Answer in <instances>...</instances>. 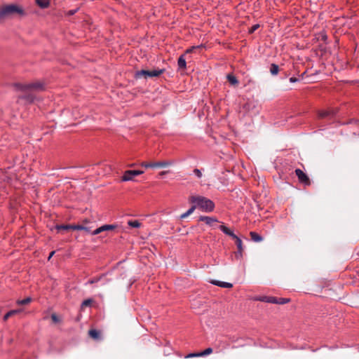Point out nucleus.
<instances>
[{
    "label": "nucleus",
    "instance_id": "obj_19",
    "mask_svg": "<svg viewBox=\"0 0 359 359\" xmlns=\"http://www.w3.org/2000/svg\"><path fill=\"white\" fill-rule=\"evenodd\" d=\"M195 209H196V205H193L186 212L181 215L180 218L184 219V218L187 217L189 215H190L191 214L193 213V212L194 211Z\"/></svg>",
    "mask_w": 359,
    "mask_h": 359
},
{
    "label": "nucleus",
    "instance_id": "obj_35",
    "mask_svg": "<svg viewBox=\"0 0 359 359\" xmlns=\"http://www.w3.org/2000/svg\"><path fill=\"white\" fill-rule=\"evenodd\" d=\"M259 27V25H257H257H253V26L251 27V29H250V33L254 32H255V30H256Z\"/></svg>",
    "mask_w": 359,
    "mask_h": 359
},
{
    "label": "nucleus",
    "instance_id": "obj_15",
    "mask_svg": "<svg viewBox=\"0 0 359 359\" xmlns=\"http://www.w3.org/2000/svg\"><path fill=\"white\" fill-rule=\"evenodd\" d=\"M235 241H236V246H237V248H238V252H237L236 256H238V255L241 256L242 255V252H243V250L242 241H241V239L239 237H238L236 239H235Z\"/></svg>",
    "mask_w": 359,
    "mask_h": 359
},
{
    "label": "nucleus",
    "instance_id": "obj_29",
    "mask_svg": "<svg viewBox=\"0 0 359 359\" xmlns=\"http://www.w3.org/2000/svg\"><path fill=\"white\" fill-rule=\"evenodd\" d=\"M92 303V300L88 299H86L84 300L83 302H82V304L81 306L83 307V306H88L91 304Z\"/></svg>",
    "mask_w": 359,
    "mask_h": 359
},
{
    "label": "nucleus",
    "instance_id": "obj_30",
    "mask_svg": "<svg viewBox=\"0 0 359 359\" xmlns=\"http://www.w3.org/2000/svg\"><path fill=\"white\" fill-rule=\"evenodd\" d=\"M201 357V352L189 353L186 358Z\"/></svg>",
    "mask_w": 359,
    "mask_h": 359
},
{
    "label": "nucleus",
    "instance_id": "obj_24",
    "mask_svg": "<svg viewBox=\"0 0 359 359\" xmlns=\"http://www.w3.org/2000/svg\"><path fill=\"white\" fill-rule=\"evenodd\" d=\"M81 229V230H84L87 232H90V229L87 227H84V226H70L69 225V229Z\"/></svg>",
    "mask_w": 359,
    "mask_h": 359
},
{
    "label": "nucleus",
    "instance_id": "obj_10",
    "mask_svg": "<svg viewBox=\"0 0 359 359\" xmlns=\"http://www.w3.org/2000/svg\"><path fill=\"white\" fill-rule=\"evenodd\" d=\"M210 283L215 285L224 288H231L233 287V285L231 283L227 282L212 280L210 281Z\"/></svg>",
    "mask_w": 359,
    "mask_h": 359
},
{
    "label": "nucleus",
    "instance_id": "obj_3",
    "mask_svg": "<svg viewBox=\"0 0 359 359\" xmlns=\"http://www.w3.org/2000/svg\"><path fill=\"white\" fill-rule=\"evenodd\" d=\"M15 14L23 16L25 15V12L21 6L16 4L6 5L0 9V19L11 17Z\"/></svg>",
    "mask_w": 359,
    "mask_h": 359
},
{
    "label": "nucleus",
    "instance_id": "obj_43",
    "mask_svg": "<svg viewBox=\"0 0 359 359\" xmlns=\"http://www.w3.org/2000/svg\"><path fill=\"white\" fill-rule=\"evenodd\" d=\"M326 38H327V36H326L325 35V36H323V39H326Z\"/></svg>",
    "mask_w": 359,
    "mask_h": 359
},
{
    "label": "nucleus",
    "instance_id": "obj_34",
    "mask_svg": "<svg viewBox=\"0 0 359 359\" xmlns=\"http://www.w3.org/2000/svg\"><path fill=\"white\" fill-rule=\"evenodd\" d=\"M79 7L77 6L75 9L69 10V11H68L69 16L74 15L79 10Z\"/></svg>",
    "mask_w": 359,
    "mask_h": 359
},
{
    "label": "nucleus",
    "instance_id": "obj_37",
    "mask_svg": "<svg viewBox=\"0 0 359 359\" xmlns=\"http://www.w3.org/2000/svg\"><path fill=\"white\" fill-rule=\"evenodd\" d=\"M12 315H11V313H10V311H8L4 317V320H6L9 317H11Z\"/></svg>",
    "mask_w": 359,
    "mask_h": 359
},
{
    "label": "nucleus",
    "instance_id": "obj_22",
    "mask_svg": "<svg viewBox=\"0 0 359 359\" xmlns=\"http://www.w3.org/2000/svg\"><path fill=\"white\" fill-rule=\"evenodd\" d=\"M128 224L133 228H139L141 226V224L137 220H130L128 221Z\"/></svg>",
    "mask_w": 359,
    "mask_h": 359
},
{
    "label": "nucleus",
    "instance_id": "obj_21",
    "mask_svg": "<svg viewBox=\"0 0 359 359\" xmlns=\"http://www.w3.org/2000/svg\"><path fill=\"white\" fill-rule=\"evenodd\" d=\"M31 302H32V298L31 297H27V298H25L24 299H22V300H18L16 302V304L18 305H25V304H29Z\"/></svg>",
    "mask_w": 359,
    "mask_h": 359
},
{
    "label": "nucleus",
    "instance_id": "obj_33",
    "mask_svg": "<svg viewBox=\"0 0 359 359\" xmlns=\"http://www.w3.org/2000/svg\"><path fill=\"white\" fill-rule=\"evenodd\" d=\"M22 311V309H14V310H11L10 311V313H11V315H15V314H17V313H20Z\"/></svg>",
    "mask_w": 359,
    "mask_h": 359
},
{
    "label": "nucleus",
    "instance_id": "obj_32",
    "mask_svg": "<svg viewBox=\"0 0 359 359\" xmlns=\"http://www.w3.org/2000/svg\"><path fill=\"white\" fill-rule=\"evenodd\" d=\"M141 165L144 167V168H153L152 163H142Z\"/></svg>",
    "mask_w": 359,
    "mask_h": 359
},
{
    "label": "nucleus",
    "instance_id": "obj_4",
    "mask_svg": "<svg viewBox=\"0 0 359 359\" xmlns=\"http://www.w3.org/2000/svg\"><path fill=\"white\" fill-rule=\"evenodd\" d=\"M164 72L163 69H154V70H140L137 71L135 74L136 79L144 78L147 79L149 77H156L161 75Z\"/></svg>",
    "mask_w": 359,
    "mask_h": 359
},
{
    "label": "nucleus",
    "instance_id": "obj_12",
    "mask_svg": "<svg viewBox=\"0 0 359 359\" xmlns=\"http://www.w3.org/2000/svg\"><path fill=\"white\" fill-rule=\"evenodd\" d=\"M336 114L335 110H326V111H322L318 113V116L320 118H325L328 116H333Z\"/></svg>",
    "mask_w": 359,
    "mask_h": 359
},
{
    "label": "nucleus",
    "instance_id": "obj_16",
    "mask_svg": "<svg viewBox=\"0 0 359 359\" xmlns=\"http://www.w3.org/2000/svg\"><path fill=\"white\" fill-rule=\"evenodd\" d=\"M250 235L252 240L255 242H260L263 240V238L256 232L251 231L250 233Z\"/></svg>",
    "mask_w": 359,
    "mask_h": 359
},
{
    "label": "nucleus",
    "instance_id": "obj_39",
    "mask_svg": "<svg viewBox=\"0 0 359 359\" xmlns=\"http://www.w3.org/2000/svg\"><path fill=\"white\" fill-rule=\"evenodd\" d=\"M196 48H197V47H194V46H193V47H191V48H190L187 49V51H186V53H189L192 52V51H193L194 49H196Z\"/></svg>",
    "mask_w": 359,
    "mask_h": 359
},
{
    "label": "nucleus",
    "instance_id": "obj_31",
    "mask_svg": "<svg viewBox=\"0 0 359 359\" xmlns=\"http://www.w3.org/2000/svg\"><path fill=\"white\" fill-rule=\"evenodd\" d=\"M194 173L198 177V178H201L202 177V172L201 171L198 169V168H195L194 170Z\"/></svg>",
    "mask_w": 359,
    "mask_h": 359
},
{
    "label": "nucleus",
    "instance_id": "obj_27",
    "mask_svg": "<svg viewBox=\"0 0 359 359\" xmlns=\"http://www.w3.org/2000/svg\"><path fill=\"white\" fill-rule=\"evenodd\" d=\"M51 319L54 323H58L61 321L60 318L55 313L51 315Z\"/></svg>",
    "mask_w": 359,
    "mask_h": 359
},
{
    "label": "nucleus",
    "instance_id": "obj_2",
    "mask_svg": "<svg viewBox=\"0 0 359 359\" xmlns=\"http://www.w3.org/2000/svg\"><path fill=\"white\" fill-rule=\"evenodd\" d=\"M190 201L193 203L196 204V205L201 209L203 211L210 212L214 210L215 204L214 203L204 197L201 196H192L190 198Z\"/></svg>",
    "mask_w": 359,
    "mask_h": 359
},
{
    "label": "nucleus",
    "instance_id": "obj_7",
    "mask_svg": "<svg viewBox=\"0 0 359 359\" xmlns=\"http://www.w3.org/2000/svg\"><path fill=\"white\" fill-rule=\"evenodd\" d=\"M255 300L262 302L275 304L276 302V297L270 296H258L255 297Z\"/></svg>",
    "mask_w": 359,
    "mask_h": 359
},
{
    "label": "nucleus",
    "instance_id": "obj_23",
    "mask_svg": "<svg viewBox=\"0 0 359 359\" xmlns=\"http://www.w3.org/2000/svg\"><path fill=\"white\" fill-rule=\"evenodd\" d=\"M116 228V225L114 224H104L102 226L103 231L114 230Z\"/></svg>",
    "mask_w": 359,
    "mask_h": 359
},
{
    "label": "nucleus",
    "instance_id": "obj_13",
    "mask_svg": "<svg viewBox=\"0 0 359 359\" xmlns=\"http://www.w3.org/2000/svg\"><path fill=\"white\" fill-rule=\"evenodd\" d=\"M88 334L92 339H93L95 340L101 339L100 332L99 331H97V330H95V329L90 330L88 332Z\"/></svg>",
    "mask_w": 359,
    "mask_h": 359
},
{
    "label": "nucleus",
    "instance_id": "obj_38",
    "mask_svg": "<svg viewBox=\"0 0 359 359\" xmlns=\"http://www.w3.org/2000/svg\"><path fill=\"white\" fill-rule=\"evenodd\" d=\"M99 279H91L88 281V284H93L98 281Z\"/></svg>",
    "mask_w": 359,
    "mask_h": 359
},
{
    "label": "nucleus",
    "instance_id": "obj_20",
    "mask_svg": "<svg viewBox=\"0 0 359 359\" xmlns=\"http://www.w3.org/2000/svg\"><path fill=\"white\" fill-rule=\"evenodd\" d=\"M279 67L276 64H271L270 67V72L272 75H276L278 73Z\"/></svg>",
    "mask_w": 359,
    "mask_h": 359
},
{
    "label": "nucleus",
    "instance_id": "obj_1",
    "mask_svg": "<svg viewBox=\"0 0 359 359\" xmlns=\"http://www.w3.org/2000/svg\"><path fill=\"white\" fill-rule=\"evenodd\" d=\"M16 90L25 93V95L20 96V99L25 100L27 102H33L35 97L33 93L43 90L44 89V84L41 81H36L32 83H16L14 84Z\"/></svg>",
    "mask_w": 359,
    "mask_h": 359
},
{
    "label": "nucleus",
    "instance_id": "obj_14",
    "mask_svg": "<svg viewBox=\"0 0 359 359\" xmlns=\"http://www.w3.org/2000/svg\"><path fill=\"white\" fill-rule=\"evenodd\" d=\"M177 65H178L179 69H186V67H187V62H186V60L184 58V55H182L178 58Z\"/></svg>",
    "mask_w": 359,
    "mask_h": 359
},
{
    "label": "nucleus",
    "instance_id": "obj_42",
    "mask_svg": "<svg viewBox=\"0 0 359 359\" xmlns=\"http://www.w3.org/2000/svg\"><path fill=\"white\" fill-rule=\"evenodd\" d=\"M168 171H162V172H161L159 173V175H160L161 176H163V175H165V174H166V173H168Z\"/></svg>",
    "mask_w": 359,
    "mask_h": 359
},
{
    "label": "nucleus",
    "instance_id": "obj_17",
    "mask_svg": "<svg viewBox=\"0 0 359 359\" xmlns=\"http://www.w3.org/2000/svg\"><path fill=\"white\" fill-rule=\"evenodd\" d=\"M35 1H36V4L42 8L48 7L50 4V0H35Z\"/></svg>",
    "mask_w": 359,
    "mask_h": 359
},
{
    "label": "nucleus",
    "instance_id": "obj_28",
    "mask_svg": "<svg viewBox=\"0 0 359 359\" xmlns=\"http://www.w3.org/2000/svg\"><path fill=\"white\" fill-rule=\"evenodd\" d=\"M103 232V230L102 229V226H100L99 228H97L96 229H95L94 231H90L88 232L89 233H90L91 235H97L100 233Z\"/></svg>",
    "mask_w": 359,
    "mask_h": 359
},
{
    "label": "nucleus",
    "instance_id": "obj_18",
    "mask_svg": "<svg viewBox=\"0 0 359 359\" xmlns=\"http://www.w3.org/2000/svg\"><path fill=\"white\" fill-rule=\"evenodd\" d=\"M226 79L229 81V82L233 86H236L238 83V79L233 74H228L226 76Z\"/></svg>",
    "mask_w": 359,
    "mask_h": 359
},
{
    "label": "nucleus",
    "instance_id": "obj_25",
    "mask_svg": "<svg viewBox=\"0 0 359 359\" xmlns=\"http://www.w3.org/2000/svg\"><path fill=\"white\" fill-rule=\"evenodd\" d=\"M290 301V299H287V298H279V299L276 298V302L275 304H284L288 303Z\"/></svg>",
    "mask_w": 359,
    "mask_h": 359
},
{
    "label": "nucleus",
    "instance_id": "obj_11",
    "mask_svg": "<svg viewBox=\"0 0 359 359\" xmlns=\"http://www.w3.org/2000/svg\"><path fill=\"white\" fill-rule=\"evenodd\" d=\"M199 220L205 222L209 226H211L214 222H218L216 218L208 216H201Z\"/></svg>",
    "mask_w": 359,
    "mask_h": 359
},
{
    "label": "nucleus",
    "instance_id": "obj_8",
    "mask_svg": "<svg viewBox=\"0 0 359 359\" xmlns=\"http://www.w3.org/2000/svg\"><path fill=\"white\" fill-rule=\"evenodd\" d=\"M174 162L172 161H164L152 163L153 168H166L173 165Z\"/></svg>",
    "mask_w": 359,
    "mask_h": 359
},
{
    "label": "nucleus",
    "instance_id": "obj_26",
    "mask_svg": "<svg viewBox=\"0 0 359 359\" xmlns=\"http://www.w3.org/2000/svg\"><path fill=\"white\" fill-rule=\"evenodd\" d=\"M212 348L209 347V348H207L206 349H205L203 351H201V357L203 356H205V355H210V353H212Z\"/></svg>",
    "mask_w": 359,
    "mask_h": 359
},
{
    "label": "nucleus",
    "instance_id": "obj_36",
    "mask_svg": "<svg viewBox=\"0 0 359 359\" xmlns=\"http://www.w3.org/2000/svg\"><path fill=\"white\" fill-rule=\"evenodd\" d=\"M57 229H65L67 230V224H64V225H61V226H57Z\"/></svg>",
    "mask_w": 359,
    "mask_h": 359
},
{
    "label": "nucleus",
    "instance_id": "obj_41",
    "mask_svg": "<svg viewBox=\"0 0 359 359\" xmlns=\"http://www.w3.org/2000/svg\"><path fill=\"white\" fill-rule=\"evenodd\" d=\"M55 253V251H52L50 253V255L48 256V259L49 260L53 256V255Z\"/></svg>",
    "mask_w": 359,
    "mask_h": 359
},
{
    "label": "nucleus",
    "instance_id": "obj_9",
    "mask_svg": "<svg viewBox=\"0 0 359 359\" xmlns=\"http://www.w3.org/2000/svg\"><path fill=\"white\" fill-rule=\"evenodd\" d=\"M219 228L224 233L231 236L233 239L235 240L238 238V236L225 225H221Z\"/></svg>",
    "mask_w": 359,
    "mask_h": 359
},
{
    "label": "nucleus",
    "instance_id": "obj_6",
    "mask_svg": "<svg viewBox=\"0 0 359 359\" xmlns=\"http://www.w3.org/2000/svg\"><path fill=\"white\" fill-rule=\"evenodd\" d=\"M295 173L301 182L304 183L306 184H309V179L308 176L302 170L299 168L296 169Z\"/></svg>",
    "mask_w": 359,
    "mask_h": 359
},
{
    "label": "nucleus",
    "instance_id": "obj_5",
    "mask_svg": "<svg viewBox=\"0 0 359 359\" xmlns=\"http://www.w3.org/2000/svg\"><path fill=\"white\" fill-rule=\"evenodd\" d=\"M144 173L143 170H126L122 176V181L128 182L133 180V177Z\"/></svg>",
    "mask_w": 359,
    "mask_h": 359
},
{
    "label": "nucleus",
    "instance_id": "obj_40",
    "mask_svg": "<svg viewBox=\"0 0 359 359\" xmlns=\"http://www.w3.org/2000/svg\"><path fill=\"white\" fill-rule=\"evenodd\" d=\"M290 81L291 83H295V82L298 81V79L297 78H295V77H291L290 79Z\"/></svg>",
    "mask_w": 359,
    "mask_h": 359
}]
</instances>
